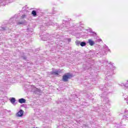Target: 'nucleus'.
Instances as JSON below:
<instances>
[{"label": "nucleus", "instance_id": "obj_2", "mask_svg": "<svg viewBox=\"0 0 128 128\" xmlns=\"http://www.w3.org/2000/svg\"><path fill=\"white\" fill-rule=\"evenodd\" d=\"M14 22L18 26L20 24H26V21L24 19H20L18 16L15 15L13 18H12L8 21L10 24H14Z\"/></svg>", "mask_w": 128, "mask_h": 128}, {"label": "nucleus", "instance_id": "obj_21", "mask_svg": "<svg viewBox=\"0 0 128 128\" xmlns=\"http://www.w3.org/2000/svg\"><path fill=\"white\" fill-rule=\"evenodd\" d=\"M123 118H124L125 120H128V115L124 116H123Z\"/></svg>", "mask_w": 128, "mask_h": 128}, {"label": "nucleus", "instance_id": "obj_19", "mask_svg": "<svg viewBox=\"0 0 128 128\" xmlns=\"http://www.w3.org/2000/svg\"><path fill=\"white\" fill-rule=\"evenodd\" d=\"M22 10H25V12H28V7L27 6L22 8Z\"/></svg>", "mask_w": 128, "mask_h": 128}, {"label": "nucleus", "instance_id": "obj_24", "mask_svg": "<svg viewBox=\"0 0 128 128\" xmlns=\"http://www.w3.org/2000/svg\"><path fill=\"white\" fill-rule=\"evenodd\" d=\"M0 0V4H2V2H3L2 0Z\"/></svg>", "mask_w": 128, "mask_h": 128}, {"label": "nucleus", "instance_id": "obj_16", "mask_svg": "<svg viewBox=\"0 0 128 128\" xmlns=\"http://www.w3.org/2000/svg\"><path fill=\"white\" fill-rule=\"evenodd\" d=\"M80 46H86V42H80Z\"/></svg>", "mask_w": 128, "mask_h": 128}, {"label": "nucleus", "instance_id": "obj_1", "mask_svg": "<svg viewBox=\"0 0 128 128\" xmlns=\"http://www.w3.org/2000/svg\"><path fill=\"white\" fill-rule=\"evenodd\" d=\"M108 84L106 83L104 86H99V88L102 91L104 92L102 94H100V96L102 98H104V104H108L110 102V100L106 97V96H108V92L104 90H108Z\"/></svg>", "mask_w": 128, "mask_h": 128}, {"label": "nucleus", "instance_id": "obj_3", "mask_svg": "<svg viewBox=\"0 0 128 128\" xmlns=\"http://www.w3.org/2000/svg\"><path fill=\"white\" fill-rule=\"evenodd\" d=\"M109 64H110V66H112V68L108 69L106 72V78L105 80H108L110 78H112V76L114 74V70L116 69V66H112V62H110L109 63Z\"/></svg>", "mask_w": 128, "mask_h": 128}, {"label": "nucleus", "instance_id": "obj_17", "mask_svg": "<svg viewBox=\"0 0 128 128\" xmlns=\"http://www.w3.org/2000/svg\"><path fill=\"white\" fill-rule=\"evenodd\" d=\"M6 30V28L4 26H1L0 28V32H2V30Z\"/></svg>", "mask_w": 128, "mask_h": 128}, {"label": "nucleus", "instance_id": "obj_26", "mask_svg": "<svg viewBox=\"0 0 128 128\" xmlns=\"http://www.w3.org/2000/svg\"><path fill=\"white\" fill-rule=\"evenodd\" d=\"M68 42H70V39H69V40H68Z\"/></svg>", "mask_w": 128, "mask_h": 128}, {"label": "nucleus", "instance_id": "obj_4", "mask_svg": "<svg viewBox=\"0 0 128 128\" xmlns=\"http://www.w3.org/2000/svg\"><path fill=\"white\" fill-rule=\"evenodd\" d=\"M50 34H47L43 35L42 38V40L44 42H45L46 40H48V42H50L52 44H54V42L52 41V40H50Z\"/></svg>", "mask_w": 128, "mask_h": 128}, {"label": "nucleus", "instance_id": "obj_12", "mask_svg": "<svg viewBox=\"0 0 128 128\" xmlns=\"http://www.w3.org/2000/svg\"><path fill=\"white\" fill-rule=\"evenodd\" d=\"M21 20H24V18H26V14H24L22 15H18L17 16Z\"/></svg>", "mask_w": 128, "mask_h": 128}, {"label": "nucleus", "instance_id": "obj_15", "mask_svg": "<svg viewBox=\"0 0 128 128\" xmlns=\"http://www.w3.org/2000/svg\"><path fill=\"white\" fill-rule=\"evenodd\" d=\"M10 101L11 104H14V103L16 102V98H10Z\"/></svg>", "mask_w": 128, "mask_h": 128}, {"label": "nucleus", "instance_id": "obj_7", "mask_svg": "<svg viewBox=\"0 0 128 128\" xmlns=\"http://www.w3.org/2000/svg\"><path fill=\"white\" fill-rule=\"evenodd\" d=\"M62 24L63 26H65L66 28H68V26H70V22L68 20H62Z\"/></svg>", "mask_w": 128, "mask_h": 128}, {"label": "nucleus", "instance_id": "obj_11", "mask_svg": "<svg viewBox=\"0 0 128 128\" xmlns=\"http://www.w3.org/2000/svg\"><path fill=\"white\" fill-rule=\"evenodd\" d=\"M100 107L101 108H102V110H103L104 112H110V110H108V108L106 106H100Z\"/></svg>", "mask_w": 128, "mask_h": 128}, {"label": "nucleus", "instance_id": "obj_27", "mask_svg": "<svg viewBox=\"0 0 128 128\" xmlns=\"http://www.w3.org/2000/svg\"><path fill=\"white\" fill-rule=\"evenodd\" d=\"M106 62H108V60H106Z\"/></svg>", "mask_w": 128, "mask_h": 128}, {"label": "nucleus", "instance_id": "obj_20", "mask_svg": "<svg viewBox=\"0 0 128 128\" xmlns=\"http://www.w3.org/2000/svg\"><path fill=\"white\" fill-rule=\"evenodd\" d=\"M104 48H106V50H107L108 52H110V50L108 48V47L106 46V45H105L104 46Z\"/></svg>", "mask_w": 128, "mask_h": 128}, {"label": "nucleus", "instance_id": "obj_25", "mask_svg": "<svg viewBox=\"0 0 128 128\" xmlns=\"http://www.w3.org/2000/svg\"><path fill=\"white\" fill-rule=\"evenodd\" d=\"M24 60H26V57H24Z\"/></svg>", "mask_w": 128, "mask_h": 128}, {"label": "nucleus", "instance_id": "obj_8", "mask_svg": "<svg viewBox=\"0 0 128 128\" xmlns=\"http://www.w3.org/2000/svg\"><path fill=\"white\" fill-rule=\"evenodd\" d=\"M88 43L90 46H94L96 42L94 41H93L92 39H89L88 40Z\"/></svg>", "mask_w": 128, "mask_h": 128}, {"label": "nucleus", "instance_id": "obj_13", "mask_svg": "<svg viewBox=\"0 0 128 128\" xmlns=\"http://www.w3.org/2000/svg\"><path fill=\"white\" fill-rule=\"evenodd\" d=\"M58 70H56L51 72V74H54V76H58Z\"/></svg>", "mask_w": 128, "mask_h": 128}, {"label": "nucleus", "instance_id": "obj_6", "mask_svg": "<svg viewBox=\"0 0 128 128\" xmlns=\"http://www.w3.org/2000/svg\"><path fill=\"white\" fill-rule=\"evenodd\" d=\"M54 26V22H52L51 23H47L46 24H44V26H42L40 27V30H42V32H44V30H46V28H44V26Z\"/></svg>", "mask_w": 128, "mask_h": 128}, {"label": "nucleus", "instance_id": "obj_18", "mask_svg": "<svg viewBox=\"0 0 128 128\" xmlns=\"http://www.w3.org/2000/svg\"><path fill=\"white\" fill-rule=\"evenodd\" d=\"M32 14L33 16H36V11L33 10L32 12Z\"/></svg>", "mask_w": 128, "mask_h": 128}, {"label": "nucleus", "instance_id": "obj_14", "mask_svg": "<svg viewBox=\"0 0 128 128\" xmlns=\"http://www.w3.org/2000/svg\"><path fill=\"white\" fill-rule=\"evenodd\" d=\"M20 104H26V99L22 98L18 100Z\"/></svg>", "mask_w": 128, "mask_h": 128}, {"label": "nucleus", "instance_id": "obj_29", "mask_svg": "<svg viewBox=\"0 0 128 128\" xmlns=\"http://www.w3.org/2000/svg\"><path fill=\"white\" fill-rule=\"evenodd\" d=\"M53 14H54V12Z\"/></svg>", "mask_w": 128, "mask_h": 128}, {"label": "nucleus", "instance_id": "obj_9", "mask_svg": "<svg viewBox=\"0 0 128 128\" xmlns=\"http://www.w3.org/2000/svg\"><path fill=\"white\" fill-rule=\"evenodd\" d=\"M17 116H24V110H20V111L16 114Z\"/></svg>", "mask_w": 128, "mask_h": 128}, {"label": "nucleus", "instance_id": "obj_28", "mask_svg": "<svg viewBox=\"0 0 128 128\" xmlns=\"http://www.w3.org/2000/svg\"><path fill=\"white\" fill-rule=\"evenodd\" d=\"M92 54H94V52H92Z\"/></svg>", "mask_w": 128, "mask_h": 128}, {"label": "nucleus", "instance_id": "obj_23", "mask_svg": "<svg viewBox=\"0 0 128 128\" xmlns=\"http://www.w3.org/2000/svg\"><path fill=\"white\" fill-rule=\"evenodd\" d=\"M124 112L125 114H126V112H128V110H124Z\"/></svg>", "mask_w": 128, "mask_h": 128}, {"label": "nucleus", "instance_id": "obj_22", "mask_svg": "<svg viewBox=\"0 0 128 128\" xmlns=\"http://www.w3.org/2000/svg\"><path fill=\"white\" fill-rule=\"evenodd\" d=\"M76 46H80V41L76 42Z\"/></svg>", "mask_w": 128, "mask_h": 128}, {"label": "nucleus", "instance_id": "obj_5", "mask_svg": "<svg viewBox=\"0 0 128 128\" xmlns=\"http://www.w3.org/2000/svg\"><path fill=\"white\" fill-rule=\"evenodd\" d=\"M72 78V75L70 73H67V74L63 76L62 80L63 82H68L70 78Z\"/></svg>", "mask_w": 128, "mask_h": 128}, {"label": "nucleus", "instance_id": "obj_10", "mask_svg": "<svg viewBox=\"0 0 128 128\" xmlns=\"http://www.w3.org/2000/svg\"><path fill=\"white\" fill-rule=\"evenodd\" d=\"M121 86H124V88H128V80L126 81L125 84H120Z\"/></svg>", "mask_w": 128, "mask_h": 128}]
</instances>
